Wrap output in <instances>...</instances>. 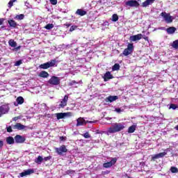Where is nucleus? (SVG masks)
<instances>
[{
	"instance_id": "38",
	"label": "nucleus",
	"mask_w": 178,
	"mask_h": 178,
	"mask_svg": "<svg viewBox=\"0 0 178 178\" xmlns=\"http://www.w3.org/2000/svg\"><path fill=\"white\" fill-rule=\"evenodd\" d=\"M115 112H117V113H122V112H124V109H122L120 108H115Z\"/></svg>"
},
{
	"instance_id": "40",
	"label": "nucleus",
	"mask_w": 178,
	"mask_h": 178,
	"mask_svg": "<svg viewBox=\"0 0 178 178\" xmlns=\"http://www.w3.org/2000/svg\"><path fill=\"white\" fill-rule=\"evenodd\" d=\"M16 1H17V0H10L8 4V8H12V6H13V3L16 2Z\"/></svg>"
},
{
	"instance_id": "42",
	"label": "nucleus",
	"mask_w": 178,
	"mask_h": 178,
	"mask_svg": "<svg viewBox=\"0 0 178 178\" xmlns=\"http://www.w3.org/2000/svg\"><path fill=\"white\" fill-rule=\"evenodd\" d=\"M74 84H79V82L76 81H72L68 83V86H74Z\"/></svg>"
},
{
	"instance_id": "15",
	"label": "nucleus",
	"mask_w": 178,
	"mask_h": 178,
	"mask_svg": "<svg viewBox=\"0 0 178 178\" xmlns=\"http://www.w3.org/2000/svg\"><path fill=\"white\" fill-rule=\"evenodd\" d=\"M32 173H34V170L31 169L26 170L22 172H21L19 175L21 177H24V176H29V175H31Z\"/></svg>"
},
{
	"instance_id": "39",
	"label": "nucleus",
	"mask_w": 178,
	"mask_h": 178,
	"mask_svg": "<svg viewBox=\"0 0 178 178\" xmlns=\"http://www.w3.org/2000/svg\"><path fill=\"white\" fill-rule=\"evenodd\" d=\"M82 136L84 137V138H91V135H90V133L88 132L82 134Z\"/></svg>"
},
{
	"instance_id": "4",
	"label": "nucleus",
	"mask_w": 178,
	"mask_h": 178,
	"mask_svg": "<svg viewBox=\"0 0 178 178\" xmlns=\"http://www.w3.org/2000/svg\"><path fill=\"white\" fill-rule=\"evenodd\" d=\"M55 151L58 155H63V154H66L67 152V147H66V145H62L59 147H55Z\"/></svg>"
},
{
	"instance_id": "5",
	"label": "nucleus",
	"mask_w": 178,
	"mask_h": 178,
	"mask_svg": "<svg viewBox=\"0 0 178 178\" xmlns=\"http://www.w3.org/2000/svg\"><path fill=\"white\" fill-rule=\"evenodd\" d=\"M48 83L51 86H59L60 84V79L58 76H52Z\"/></svg>"
},
{
	"instance_id": "2",
	"label": "nucleus",
	"mask_w": 178,
	"mask_h": 178,
	"mask_svg": "<svg viewBox=\"0 0 178 178\" xmlns=\"http://www.w3.org/2000/svg\"><path fill=\"white\" fill-rule=\"evenodd\" d=\"M133 51H134V45H133V43H128L127 48L124 49L122 54H121L120 56H129V55L133 54Z\"/></svg>"
},
{
	"instance_id": "31",
	"label": "nucleus",
	"mask_w": 178,
	"mask_h": 178,
	"mask_svg": "<svg viewBox=\"0 0 178 178\" xmlns=\"http://www.w3.org/2000/svg\"><path fill=\"white\" fill-rule=\"evenodd\" d=\"M15 19H16L17 20H23V19H24V14L17 15L15 17Z\"/></svg>"
},
{
	"instance_id": "28",
	"label": "nucleus",
	"mask_w": 178,
	"mask_h": 178,
	"mask_svg": "<svg viewBox=\"0 0 178 178\" xmlns=\"http://www.w3.org/2000/svg\"><path fill=\"white\" fill-rule=\"evenodd\" d=\"M40 69H49V63H45L40 65Z\"/></svg>"
},
{
	"instance_id": "44",
	"label": "nucleus",
	"mask_w": 178,
	"mask_h": 178,
	"mask_svg": "<svg viewBox=\"0 0 178 178\" xmlns=\"http://www.w3.org/2000/svg\"><path fill=\"white\" fill-rule=\"evenodd\" d=\"M51 5H56L58 3V0H49Z\"/></svg>"
},
{
	"instance_id": "22",
	"label": "nucleus",
	"mask_w": 178,
	"mask_h": 178,
	"mask_svg": "<svg viewBox=\"0 0 178 178\" xmlns=\"http://www.w3.org/2000/svg\"><path fill=\"white\" fill-rule=\"evenodd\" d=\"M6 143L9 145H12L15 144V138H13V137H12V136H8L6 138Z\"/></svg>"
},
{
	"instance_id": "27",
	"label": "nucleus",
	"mask_w": 178,
	"mask_h": 178,
	"mask_svg": "<svg viewBox=\"0 0 178 178\" xmlns=\"http://www.w3.org/2000/svg\"><path fill=\"white\" fill-rule=\"evenodd\" d=\"M42 161H44V159L41 156H38V158L35 160V163H38L40 165V163H42Z\"/></svg>"
},
{
	"instance_id": "33",
	"label": "nucleus",
	"mask_w": 178,
	"mask_h": 178,
	"mask_svg": "<svg viewBox=\"0 0 178 178\" xmlns=\"http://www.w3.org/2000/svg\"><path fill=\"white\" fill-rule=\"evenodd\" d=\"M47 63H49V67H54V66H55V63H56V60H51V61L47 62Z\"/></svg>"
},
{
	"instance_id": "54",
	"label": "nucleus",
	"mask_w": 178,
	"mask_h": 178,
	"mask_svg": "<svg viewBox=\"0 0 178 178\" xmlns=\"http://www.w3.org/2000/svg\"><path fill=\"white\" fill-rule=\"evenodd\" d=\"M21 47H22L21 46H19V47H17L16 48V49H20Z\"/></svg>"
},
{
	"instance_id": "26",
	"label": "nucleus",
	"mask_w": 178,
	"mask_h": 178,
	"mask_svg": "<svg viewBox=\"0 0 178 178\" xmlns=\"http://www.w3.org/2000/svg\"><path fill=\"white\" fill-rule=\"evenodd\" d=\"M18 105H22V104H24V98L23 97L19 96L16 99Z\"/></svg>"
},
{
	"instance_id": "19",
	"label": "nucleus",
	"mask_w": 178,
	"mask_h": 178,
	"mask_svg": "<svg viewBox=\"0 0 178 178\" xmlns=\"http://www.w3.org/2000/svg\"><path fill=\"white\" fill-rule=\"evenodd\" d=\"M155 2V0H146L142 3L143 8H147V6H149V5H152Z\"/></svg>"
},
{
	"instance_id": "52",
	"label": "nucleus",
	"mask_w": 178,
	"mask_h": 178,
	"mask_svg": "<svg viewBox=\"0 0 178 178\" xmlns=\"http://www.w3.org/2000/svg\"><path fill=\"white\" fill-rule=\"evenodd\" d=\"M142 38H143V40H145V41H148V37L147 36L142 37Z\"/></svg>"
},
{
	"instance_id": "7",
	"label": "nucleus",
	"mask_w": 178,
	"mask_h": 178,
	"mask_svg": "<svg viewBox=\"0 0 178 178\" xmlns=\"http://www.w3.org/2000/svg\"><path fill=\"white\" fill-rule=\"evenodd\" d=\"M127 6H130L131 8H138L140 3L136 0H129L125 3Z\"/></svg>"
},
{
	"instance_id": "36",
	"label": "nucleus",
	"mask_w": 178,
	"mask_h": 178,
	"mask_svg": "<svg viewBox=\"0 0 178 178\" xmlns=\"http://www.w3.org/2000/svg\"><path fill=\"white\" fill-rule=\"evenodd\" d=\"M170 172H172V173H178V168L174 166H172L170 168Z\"/></svg>"
},
{
	"instance_id": "43",
	"label": "nucleus",
	"mask_w": 178,
	"mask_h": 178,
	"mask_svg": "<svg viewBox=\"0 0 178 178\" xmlns=\"http://www.w3.org/2000/svg\"><path fill=\"white\" fill-rule=\"evenodd\" d=\"M7 133H12L13 131V129H12V127L9 126L6 127Z\"/></svg>"
},
{
	"instance_id": "50",
	"label": "nucleus",
	"mask_w": 178,
	"mask_h": 178,
	"mask_svg": "<svg viewBox=\"0 0 178 178\" xmlns=\"http://www.w3.org/2000/svg\"><path fill=\"white\" fill-rule=\"evenodd\" d=\"M60 141H66V137H65V136H60Z\"/></svg>"
},
{
	"instance_id": "21",
	"label": "nucleus",
	"mask_w": 178,
	"mask_h": 178,
	"mask_svg": "<svg viewBox=\"0 0 178 178\" xmlns=\"http://www.w3.org/2000/svg\"><path fill=\"white\" fill-rule=\"evenodd\" d=\"M39 77H42V79H47L49 77V74L46 71H42L39 74Z\"/></svg>"
},
{
	"instance_id": "46",
	"label": "nucleus",
	"mask_w": 178,
	"mask_h": 178,
	"mask_svg": "<svg viewBox=\"0 0 178 178\" xmlns=\"http://www.w3.org/2000/svg\"><path fill=\"white\" fill-rule=\"evenodd\" d=\"M74 173V170H67V175H73Z\"/></svg>"
},
{
	"instance_id": "18",
	"label": "nucleus",
	"mask_w": 178,
	"mask_h": 178,
	"mask_svg": "<svg viewBox=\"0 0 178 178\" xmlns=\"http://www.w3.org/2000/svg\"><path fill=\"white\" fill-rule=\"evenodd\" d=\"M119 97L118 96H108L106 98V102H113V101H116V99H118Z\"/></svg>"
},
{
	"instance_id": "8",
	"label": "nucleus",
	"mask_w": 178,
	"mask_h": 178,
	"mask_svg": "<svg viewBox=\"0 0 178 178\" xmlns=\"http://www.w3.org/2000/svg\"><path fill=\"white\" fill-rule=\"evenodd\" d=\"M118 161V159L116 158H113L111 161L104 163L103 164V167L105 168L106 169H108V168H112L115 163Z\"/></svg>"
},
{
	"instance_id": "17",
	"label": "nucleus",
	"mask_w": 178,
	"mask_h": 178,
	"mask_svg": "<svg viewBox=\"0 0 178 178\" xmlns=\"http://www.w3.org/2000/svg\"><path fill=\"white\" fill-rule=\"evenodd\" d=\"M8 23L11 29H16L17 27V22L13 19H8Z\"/></svg>"
},
{
	"instance_id": "1",
	"label": "nucleus",
	"mask_w": 178,
	"mask_h": 178,
	"mask_svg": "<svg viewBox=\"0 0 178 178\" xmlns=\"http://www.w3.org/2000/svg\"><path fill=\"white\" fill-rule=\"evenodd\" d=\"M122 130H124V124L122 122H115L108 129L107 133L114 134V133H119V131H122Z\"/></svg>"
},
{
	"instance_id": "20",
	"label": "nucleus",
	"mask_w": 178,
	"mask_h": 178,
	"mask_svg": "<svg viewBox=\"0 0 178 178\" xmlns=\"http://www.w3.org/2000/svg\"><path fill=\"white\" fill-rule=\"evenodd\" d=\"M76 15H78L79 16H86V15H87V11L79 8L76 11Z\"/></svg>"
},
{
	"instance_id": "6",
	"label": "nucleus",
	"mask_w": 178,
	"mask_h": 178,
	"mask_svg": "<svg viewBox=\"0 0 178 178\" xmlns=\"http://www.w3.org/2000/svg\"><path fill=\"white\" fill-rule=\"evenodd\" d=\"M56 116L57 118V120H60V119H65V118L72 116V113L71 112L57 113H56Z\"/></svg>"
},
{
	"instance_id": "51",
	"label": "nucleus",
	"mask_w": 178,
	"mask_h": 178,
	"mask_svg": "<svg viewBox=\"0 0 178 178\" xmlns=\"http://www.w3.org/2000/svg\"><path fill=\"white\" fill-rule=\"evenodd\" d=\"M3 147V140H0V148H2Z\"/></svg>"
},
{
	"instance_id": "13",
	"label": "nucleus",
	"mask_w": 178,
	"mask_h": 178,
	"mask_svg": "<svg viewBox=\"0 0 178 178\" xmlns=\"http://www.w3.org/2000/svg\"><path fill=\"white\" fill-rule=\"evenodd\" d=\"M143 38V34L139 33L138 35H132L129 38L130 41H139V40H141Z\"/></svg>"
},
{
	"instance_id": "9",
	"label": "nucleus",
	"mask_w": 178,
	"mask_h": 178,
	"mask_svg": "<svg viewBox=\"0 0 178 178\" xmlns=\"http://www.w3.org/2000/svg\"><path fill=\"white\" fill-rule=\"evenodd\" d=\"M67 101H69V95H65L58 105V108H65L67 105Z\"/></svg>"
},
{
	"instance_id": "41",
	"label": "nucleus",
	"mask_w": 178,
	"mask_h": 178,
	"mask_svg": "<svg viewBox=\"0 0 178 178\" xmlns=\"http://www.w3.org/2000/svg\"><path fill=\"white\" fill-rule=\"evenodd\" d=\"M22 63H23V60H19L15 63L14 66H20V65H22Z\"/></svg>"
},
{
	"instance_id": "32",
	"label": "nucleus",
	"mask_w": 178,
	"mask_h": 178,
	"mask_svg": "<svg viewBox=\"0 0 178 178\" xmlns=\"http://www.w3.org/2000/svg\"><path fill=\"white\" fill-rule=\"evenodd\" d=\"M172 47L174 48V49H178V40H175L172 42Z\"/></svg>"
},
{
	"instance_id": "37",
	"label": "nucleus",
	"mask_w": 178,
	"mask_h": 178,
	"mask_svg": "<svg viewBox=\"0 0 178 178\" xmlns=\"http://www.w3.org/2000/svg\"><path fill=\"white\" fill-rule=\"evenodd\" d=\"M177 108H178L177 104H171L170 105V109H173V110H175V109H177Z\"/></svg>"
},
{
	"instance_id": "45",
	"label": "nucleus",
	"mask_w": 178,
	"mask_h": 178,
	"mask_svg": "<svg viewBox=\"0 0 178 178\" xmlns=\"http://www.w3.org/2000/svg\"><path fill=\"white\" fill-rule=\"evenodd\" d=\"M76 29H77V26H72L70 29V31H74V30H76Z\"/></svg>"
},
{
	"instance_id": "12",
	"label": "nucleus",
	"mask_w": 178,
	"mask_h": 178,
	"mask_svg": "<svg viewBox=\"0 0 178 178\" xmlns=\"http://www.w3.org/2000/svg\"><path fill=\"white\" fill-rule=\"evenodd\" d=\"M166 154L167 153L165 152L154 154L152 156V161H156V159H159V158H163Z\"/></svg>"
},
{
	"instance_id": "14",
	"label": "nucleus",
	"mask_w": 178,
	"mask_h": 178,
	"mask_svg": "<svg viewBox=\"0 0 178 178\" xmlns=\"http://www.w3.org/2000/svg\"><path fill=\"white\" fill-rule=\"evenodd\" d=\"M103 79L104 81H108L109 80L113 79V75L111 74V72L108 71L104 74Z\"/></svg>"
},
{
	"instance_id": "24",
	"label": "nucleus",
	"mask_w": 178,
	"mask_h": 178,
	"mask_svg": "<svg viewBox=\"0 0 178 178\" xmlns=\"http://www.w3.org/2000/svg\"><path fill=\"white\" fill-rule=\"evenodd\" d=\"M76 122H77L76 127L83 126L86 123V120H84V119L81 118H78Z\"/></svg>"
},
{
	"instance_id": "49",
	"label": "nucleus",
	"mask_w": 178,
	"mask_h": 178,
	"mask_svg": "<svg viewBox=\"0 0 178 178\" xmlns=\"http://www.w3.org/2000/svg\"><path fill=\"white\" fill-rule=\"evenodd\" d=\"M51 158V156H49L44 157L43 159L47 162V161H49Z\"/></svg>"
},
{
	"instance_id": "55",
	"label": "nucleus",
	"mask_w": 178,
	"mask_h": 178,
	"mask_svg": "<svg viewBox=\"0 0 178 178\" xmlns=\"http://www.w3.org/2000/svg\"><path fill=\"white\" fill-rule=\"evenodd\" d=\"M0 62H1V59H0Z\"/></svg>"
},
{
	"instance_id": "34",
	"label": "nucleus",
	"mask_w": 178,
	"mask_h": 178,
	"mask_svg": "<svg viewBox=\"0 0 178 178\" xmlns=\"http://www.w3.org/2000/svg\"><path fill=\"white\" fill-rule=\"evenodd\" d=\"M119 20V16L117 14H113L112 16V22H118Z\"/></svg>"
},
{
	"instance_id": "10",
	"label": "nucleus",
	"mask_w": 178,
	"mask_h": 178,
	"mask_svg": "<svg viewBox=\"0 0 178 178\" xmlns=\"http://www.w3.org/2000/svg\"><path fill=\"white\" fill-rule=\"evenodd\" d=\"M9 112V106L4 104L0 106V118L2 117V115L8 113Z\"/></svg>"
},
{
	"instance_id": "30",
	"label": "nucleus",
	"mask_w": 178,
	"mask_h": 178,
	"mask_svg": "<svg viewBox=\"0 0 178 178\" xmlns=\"http://www.w3.org/2000/svg\"><path fill=\"white\" fill-rule=\"evenodd\" d=\"M136 131V125H131L128 129V133H134Z\"/></svg>"
},
{
	"instance_id": "47",
	"label": "nucleus",
	"mask_w": 178,
	"mask_h": 178,
	"mask_svg": "<svg viewBox=\"0 0 178 178\" xmlns=\"http://www.w3.org/2000/svg\"><path fill=\"white\" fill-rule=\"evenodd\" d=\"M20 116H17V117H14L13 118V120H14V122H17V120H19V119H20Z\"/></svg>"
},
{
	"instance_id": "3",
	"label": "nucleus",
	"mask_w": 178,
	"mask_h": 178,
	"mask_svg": "<svg viewBox=\"0 0 178 178\" xmlns=\"http://www.w3.org/2000/svg\"><path fill=\"white\" fill-rule=\"evenodd\" d=\"M160 16H161V17L164 19L165 23H167L168 24L173 22V17H172L170 13H167L166 12H162L160 14Z\"/></svg>"
},
{
	"instance_id": "29",
	"label": "nucleus",
	"mask_w": 178,
	"mask_h": 178,
	"mask_svg": "<svg viewBox=\"0 0 178 178\" xmlns=\"http://www.w3.org/2000/svg\"><path fill=\"white\" fill-rule=\"evenodd\" d=\"M120 69V65H119V63H115L113 67H112V70L113 72H115L116 70H119Z\"/></svg>"
},
{
	"instance_id": "48",
	"label": "nucleus",
	"mask_w": 178,
	"mask_h": 178,
	"mask_svg": "<svg viewBox=\"0 0 178 178\" xmlns=\"http://www.w3.org/2000/svg\"><path fill=\"white\" fill-rule=\"evenodd\" d=\"M4 22H5V19L0 18V26H2V24H3Z\"/></svg>"
},
{
	"instance_id": "11",
	"label": "nucleus",
	"mask_w": 178,
	"mask_h": 178,
	"mask_svg": "<svg viewBox=\"0 0 178 178\" xmlns=\"http://www.w3.org/2000/svg\"><path fill=\"white\" fill-rule=\"evenodd\" d=\"M15 141L17 143V144H23V143L26 141V138L20 135H16L15 136Z\"/></svg>"
},
{
	"instance_id": "23",
	"label": "nucleus",
	"mask_w": 178,
	"mask_h": 178,
	"mask_svg": "<svg viewBox=\"0 0 178 178\" xmlns=\"http://www.w3.org/2000/svg\"><path fill=\"white\" fill-rule=\"evenodd\" d=\"M166 31L168 34H175V33L176 32V27L170 26L166 29Z\"/></svg>"
},
{
	"instance_id": "35",
	"label": "nucleus",
	"mask_w": 178,
	"mask_h": 178,
	"mask_svg": "<svg viewBox=\"0 0 178 178\" xmlns=\"http://www.w3.org/2000/svg\"><path fill=\"white\" fill-rule=\"evenodd\" d=\"M44 29H46V30H51V29H54V24H48L44 26Z\"/></svg>"
},
{
	"instance_id": "53",
	"label": "nucleus",
	"mask_w": 178,
	"mask_h": 178,
	"mask_svg": "<svg viewBox=\"0 0 178 178\" xmlns=\"http://www.w3.org/2000/svg\"><path fill=\"white\" fill-rule=\"evenodd\" d=\"M65 26H66V27H70L72 26L71 24H65Z\"/></svg>"
},
{
	"instance_id": "16",
	"label": "nucleus",
	"mask_w": 178,
	"mask_h": 178,
	"mask_svg": "<svg viewBox=\"0 0 178 178\" xmlns=\"http://www.w3.org/2000/svg\"><path fill=\"white\" fill-rule=\"evenodd\" d=\"M13 129L14 130H24V129H26V126L20 123H17L15 125L13 126Z\"/></svg>"
},
{
	"instance_id": "25",
	"label": "nucleus",
	"mask_w": 178,
	"mask_h": 178,
	"mask_svg": "<svg viewBox=\"0 0 178 178\" xmlns=\"http://www.w3.org/2000/svg\"><path fill=\"white\" fill-rule=\"evenodd\" d=\"M8 45H10V47H12V48H16L17 43L15 41V40L10 39L8 41Z\"/></svg>"
}]
</instances>
